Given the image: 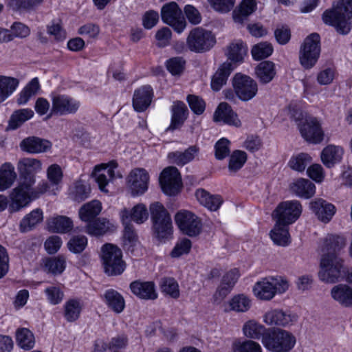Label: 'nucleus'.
Segmentation results:
<instances>
[{"label": "nucleus", "instance_id": "1", "mask_svg": "<svg viewBox=\"0 0 352 352\" xmlns=\"http://www.w3.org/2000/svg\"><path fill=\"white\" fill-rule=\"evenodd\" d=\"M35 183V177H27L21 182H18L17 186L10 194V209L12 212L19 211L27 206L32 200L47 192L52 186L50 182L43 181L34 188Z\"/></svg>", "mask_w": 352, "mask_h": 352}, {"label": "nucleus", "instance_id": "2", "mask_svg": "<svg viewBox=\"0 0 352 352\" xmlns=\"http://www.w3.org/2000/svg\"><path fill=\"white\" fill-rule=\"evenodd\" d=\"M352 0H339L331 10H326L322 15L324 23L333 26L342 34H347L351 28Z\"/></svg>", "mask_w": 352, "mask_h": 352}, {"label": "nucleus", "instance_id": "3", "mask_svg": "<svg viewBox=\"0 0 352 352\" xmlns=\"http://www.w3.org/2000/svg\"><path fill=\"white\" fill-rule=\"evenodd\" d=\"M289 287V280L285 276H270L257 281L253 286L252 292L258 300L269 301L276 295L285 293Z\"/></svg>", "mask_w": 352, "mask_h": 352}, {"label": "nucleus", "instance_id": "4", "mask_svg": "<svg viewBox=\"0 0 352 352\" xmlns=\"http://www.w3.org/2000/svg\"><path fill=\"white\" fill-rule=\"evenodd\" d=\"M344 260L337 254H324L320 260L319 279L324 283L339 282L346 275Z\"/></svg>", "mask_w": 352, "mask_h": 352}, {"label": "nucleus", "instance_id": "5", "mask_svg": "<svg viewBox=\"0 0 352 352\" xmlns=\"http://www.w3.org/2000/svg\"><path fill=\"white\" fill-rule=\"evenodd\" d=\"M149 210L155 236L159 239L169 238L173 233V225L167 210L160 202L151 204Z\"/></svg>", "mask_w": 352, "mask_h": 352}, {"label": "nucleus", "instance_id": "6", "mask_svg": "<svg viewBox=\"0 0 352 352\" xmlns=\"http://www.w3.org/2000/svg\"><path fill=\"white\" fill-rule=\"evenodd\" d=\"M321 52L320 37L312 33L305 38L299 51V62L305 69H310L318 62Z\"/></svg>", "mask_w": 352, "mask_h": 352}, {"label": "nucleus", "instance_id": "7", "mask_svg": "<svg viewBox=\"0 0 352 352\" xmlns=\"http://www.w3.org/2000/svg\"><path fill=\"white\" fill-rule=\"evenodd\" d=\"M262 343L272 352H288L294 346L296 338L285 330L267 331L263 336Z\"/></svg>", "mask_w": 352, "mask_h": 352}, {"label": "nucleus", "instance_id": "8", "mask_svg": "<svg viewBox=\"0 0 352 352\" xmlns=\"http://www.w3.org/2000/svg\"><path fill=\"white\" fill-rule=\"evenodd\" d=\"M101 258L104 272L108 275H119L124 270L121 250L116 245L107 243L101 248Z\"/></svg>", "mask_w": 352, "mask_h": 352}, {"label": "nucleus", "instance_id": "9", "mask_svg": "<svg viewBox=\"0 0 352 352\" xmlns=\"http://www.w3.org/2000/svg\"><path fill=\"white\" fill-rule=\"evenodd\" d=\"M175 221L180 231L189 236H197L202 230L201 219L193 212L181 210L175 215Z\"/></svg>", "mask_w": 352, "mask_h": 352}, {"label": "nucleus", "instance_id": "10", "mask_svg": "<svg viewBox=\"0 0 352 352\" xmlns=\"http://www.w3.org/2000/svg\"><path fill=\"white\" fill-rule=\"evenodd\" d=\"M215 43V37L211 32L201 28H196L192 30L186 39L188 49L195 52H202L209 50Z\"/></svg>", "mask_w": 352, "mask_h": 352}, {"label": "nucleus", "instance_id": "11", "mask_svg": "<svg viewBox=\"0 0 352 352\" xmlns=\"http://www.w3.org/2000/svg\"><path fill=\"white\" fill-rule=\"evenodd\" d=\"M51 100L52 108L50 116L75 114L81 105L78 100L65 94H54Z\"/></svg>", "mask_w": 352, "mask_h": 352}, {"label": "nucleus", "instance_id": "12", "mask_svg": "<svg viewBox=\"0 0 352 352\" xmlns=\"http://www.w3.org/2000/svg\"><path fill=\"white\" fill-rule=\"evenodd\" d=\"M234 93L242 101H249L257 94V82L248 76L238 73L232 80Z\"/></svg>", "mask_w": 352, "mask_h": 352}, {"label": "nucleus", "instance_id": "13", "mask_svg": "<svg viewBox=\"0 0 352 352\" xmlns=\"http://www.w3.org/2000/svg\"><path fill=\"white\" fill-rule=\"evenodd\" d=\"M302 212V206L297 200L286 201L280 203L274 212L275 221L290 225L295 222Z\"/></svg>", "mask_w": 352, "mask_h": 352}, {"label": "nucleus", "instance_id": "14", "mask_svg": "<svg viewBox=\"0 0 352 352\" xmlns=\"http://www.w3.org/2000/svg\"><path fill=\"white\" fill-rule=\"evenodd\" d=\"M161 16L162 21L171 26L178 34L182 33L186 27V22L182 12L175 2H170L163 6Z\"/></svg>", "mask_w": 352, "mask_h": 352}, {"label": "nucleus", "instance_id": "15", "mask_svg": "<svg viewBox=\"0 0 352 352\" xmlns=\"http://www.w3.org/2000/svg\"><path fill=\"white\" fill-rule=\"evenodd\" d=\"M302 137L311 144H320L322 142L324 133L320 122L315 117H306L302 124H298Z\"/></svg>", "mask_w": 352, "mask_h": 352}, {"label": "nucleus", "instance_id": "16", "mask_svg": "<svg viewBox=\"0 0 352 352\" xmlns=\"http://www.w3.org/2000/svg\"><path fill=\"white\" fill-rule=\"evenodd\" d=\"M239 277V271L233 269L226 272L221 278V282L216 289L212 302L214 305H220L231 292Z\"/></svg>", "mask_w": 352, "mask_h": 352}, {"label": "nucleus", "instance_id": "17", "mask_svg": "<svg viewBox=\"0 0 352 352\" xmlns=\"http://www.w3.org/2000/svg\"><path fill=\"white\" fill-rule=\"evenodd\" d=\"M149 175L141 168L132 170L127 177V186L132 196L143 195L148 190Z\"/></svg>", "mask_w": 352, "mask_h": 352}, {"label": "nucleus", "instance_id": "18", "mask_svg": "<svg viewBox=\"0 0 352 352\" xmlns=\"http://www.w3.org/2000/svg\"><path fill=\"white\" fill-rule=\"evenodd\" d=\"M162 190L168 195H176L181 187V177L177 168L169 166L164 169L160 177Z\"/></svg>", "mask_w": 352, "mask_h": 352}, {"label": "nucleus", "instance_id": "19", "mask_svg": "<svg viewBox=\"0 0 352 352\" xmlns=\"http://www.w3.org/2000/svg\"><path fill=\"white\" fill-rule=\"evenodd\" d=\"M298 316L290 311L272 309L263 316V322L270 326L289 327L296 322Z\"/></svg>", "mask_w": 352, "mask_h": 352}, {"label": "nucleus", "instance_id": "20", "mask_svg": "<svg viewBox=\"0 0 352 352\" xmlns=\"http://www.w3.org/2000/svg\"><path fill=\"white\" fill-rule=\"evenodd\" d=\"M252 306V300L250 296L245 294H234L223 305L224 312L232 311L237 314L248 312Z\"/></svg>", "mask_w": 352, "mask_h": 352}, {"label": "nucleus", "instance_id": "21", "mask_svg": "<svg viewBox=\"0 0 352 352\" xmlns=\"http://www.w3.org/2000/svg\"><path fill=\"white\" fill-rule=\"evenodd\" d=\"M214 122H223L224 124L235 127L241 126V121L238 115L226 102H221L215 110L213 116Z\"/></svg>", "mask_w": 352, "mask_h": 352}, {"label": "nucleus", "instance_id": "22", "mask_svg": "<svg viewBox=\"0 0 352 352\" xmlns=\"http://www.w3.org/2000/svg\"><path fill=\"white\" fill-rule=\"evenodd\" d=\"M117 167L116 163L112 162L109 164H100L96 166L92 173V176L95 178L98 184L100 190L107 192L106 186L109 182L114 177V169Z\"/></svg>", "mask_w": 352, "mask_h": 352}, {"label": "nucleus", "instance_id": "23", "mask_svg": "<svg viewBox=\"0 0 352 352\" xmlns=\"http://www.w3.org/2000/svg\"><path fill=\"white\" fill-rule=\"evenodd\" d=\"M153 91L150 85H143L134 91L132 104L135 111L143 112L150 106Z\"/></svg>", "mask_w": 352, "mask_h": 352}, {"label": "nucleus", "instance_id": "24", "mask_svg": "<svg viewBox=\"0 0 352 352\" xmlns=\"http://www.w3.org/2000/svg\"><path fill=\"white\" fill-rule=\"evenodd\" d=\"M120 216L122 223H131L133 221L138 224H141L148 219V213L144 204H138L131 210L123 208L120 212Z\"/></svg>", "mask_w": 352, "mask_h": 352}, {"label": "nucleus", "instance_id": "25", "mask_svg": "<svg viewBox=\"0 0 352 352\" xmlns=\"http://www.w3.org/2000/svg\"><path fill=\"white\" fill-rule=\"evenodd\" d=\"M20 148L28 153H41L49 151L52 148V143L47 140L31 136L21 142Z\"/></svg>", "mask_w": 352, "mask_h": 352}, {"label": "nucleus", "instance_id": "26", "mask_svg": "<svg viewBox=\"0 0 352 352\" xmlns=\"http://www.w3.org/2000/svg\"><path fill=\"white\" fill-rule=\"evenodd\" d=\"M310 208L318 219L324 223L330 221L336 211L334 205L322 199H316L311 201Z\"/></svg>", "mask_w": 352, "mask_h": 352}, {"label": "nucleus", "instance_id": "27", "mask_svg": "<svg viewBox=\"0 0 352 352\" xmlns=\"http://www.w3.org/2000/svg\"><path fill=\"white\" fill-rule=\"evenodd\" d=\"M344 153L341 146L329 144L320 153L321 162L327 168H331L342 161Z\"/></svg>", "mask_w": 352, "mask_h": 352}, {"label": "nucleus", "instance_id": "28", "mask_svg": "<svg viewBox=\"0 0 352 352\" xmlns=\"http://www.w3.org/2000/svg\"><path fill=\"white\" fill-rule=\"evenodd\" d=\"M330 294L331 298L343 307L352 308V287L346 283L333 286Z\"/></svg>", "mask_w": 352, "mask_h": 352}, {"label": "nucleus", "instance_id": "29", "mask_svg": "<svg viewBox=\"0 0 352 352\" xmlns=\"http://www.w3.org/2000/svg\"><path fill=\"white\" fill-rule=\"evenodd\" d=\"M43 164L41 160L24 157L20 159L17 163V169L20 173L19 182H21L27 177H35V175L42 170Z\"/></svg>", "mask_w": 352, "mask_h": 352}, {"label": "nucleus", "instance_id": "30", "mask_svg": "<svg viewBox=\"0 0 352 352\" xmlns=\"http://www.w3.org/2000/svg\"><path fill=\"white\" fill-rule=\"evenodd\" d=\"M130 289L133 294L142 299L154 300L157 297L153 282L135 280L130 284Z\"/></svg>", "mask_w": 352, "mask_h": 352}, {"label": "nucleus", "instance_id": "31", "mask_svg": "<svg viewBox=\"0 0 352 352\" xmlns=\"http://www.w3.org/2000/svg\"><path fill=\"white\" fill-rule=\"evenodd\" d=\"M290 190L299 197L309 199L314 195L316 186L309 179L300 178L290 184Z\"/></svg>", "mask_w": 352, "mask_h": 352}, {"label": "nucleus", "instance_id": "32", "mask_svg": "<svg viewBox=\"0 0 352 352\" xmlns=\"http://www.w3.org/2000/svg\"><path fill=\"white\" fill-rule=\"evenodd\" d=\"M171 113V122L167 130L173 131L183 125L187 118L188 111L184 102L177 101L172 106Z\"/></svg>", "mask_w": 352, "mask_h": 352}, {"label": "nucleus", "instance_id": "33", "mask_svg": "<svg viewBox=\"0 0 352 352\" xmlns=\"http://www.w3.org/2000/svg\"><path fill=\"white\" fill-rule=\"evenodd\" d=\"M113 225L106 218H96L89 222L85 227V232L91 236H99L112 230Z\"/></svg>", "mask_w": 352, "mask_h": 352}, {"label": "nucleus", "instance_id": "34", "mask_svg": "<svg viewBox=\"0 0 352 352\" xmlns=\"http://www.w3.org/2000/svg\"><path fill=\"white\" fill-rule=\"evenodd\" d=\"M288 226L276 221L274 227L270 233V238L275 244L285 247L291 243Z\"/></svg>", "mask_w": 352, "mask_h": 352}, {"label": "nucleus", "instance_id": "35", "mask_svg": "<svg viewBox=\"0 0 352 352\" xmlns=\"http://www.w3.org/2000/svg\"><path fill=\"white\" fill-rule=\"evenodd\" d=\"M346 244V240L344 236L329 234L323 239L322 249L326 254H336Z\"/></svg>", "mask_w": 352, "mask_h": 352}, {"label": "nucleus", "instance_id": "36", "mask_svg": "<svg viewBox=\"0 0 352 352\" xmlns=\"http://www.w3.org/2000/svg\"><path fill=\"white\" fill-rule=\"evenodd\" d=\"M234 69V65L229 61L223 63L214 74L211 87L214 91H219L226 84L228 77Z\"/></svg>", "mask_w": 352, "mask_h": 352}, {"label": "nucleus", "instance_id": "37", "mask_svg": "<svg viewBox=\"0 0 352 352\" xmlns=\"http://www.w3.org/2000/svg\"><path fill=\"white\" fill-rule=\"evenodd\" d=\"M17 177L14 166L10 162H6L0 167V191L10 188Z\"/></svg>", "mask_w": 352, "mask_h": 352}, {"label": "nucleus", "instance_id": "38", "mask_svg": "<svg viewBox=\"0 0 352 352\" xmlns=\"http://www.w3.org/2000/svg\"><path fill=\"white\" fill-rule=\"evenodd\" d=\"M102 209L101 202L94 199L80 207L78 212L79 217L82 221L87 223L96 219V217L101 212Z\"/></svg>", "mask_w": 352, "mask_h": 352}, {"label": "nucleus", "instance_id": "39", "mask_svg": "<svg viewBox=\"0 0 352 352\" xmlns=\"http://www.w3.org/2000/svg\"><path fill=\"white\" fill-rule=\"evenodd\" d=\"M255 74L261 83H269L276 74L275 64L271 61L260 63L255 68Z\"/></svg>", "mask_w": 352, "mask_h": 352}, {"label": "nucleus", "instance_id": "40", "mask_svg": "<svg viewBox=\"0 0 352 352\" xmlns=\"http://www.w3.org/2000/svg\"><path fill=\"white\" fill-rule=\"evenodd\" d=\"M195 196L201 205L212 211L217 210L223 202L219 195H211L204 189L197 190Z\"/></svg>", "mask_w": 352, "mask_h": 352}, {"label": "nucleus", "instance_id": "41", "mask_svg": "<svg viewBox=\"0 0 352 352\" xmlns=\"http://www.w3.org/2000/svg\"><path fill=\"white\" fill-rule=\"evenodd\" d=\"M19 85V79L0 75V103L8 98L16 91Z\"/></svg>", "mask_w": 352, "mask_h": 352}, {"label": "nucleus", "instance_id": "42", "mask_svg": "<svg viewBox=\"0 0 352 352\" xmlns=\"http://www.w3.org/2000/svg\"><path fill=\"white\" fill-rule=\"evenodd\" d=\"M256 8V0H243L239 8L233 11L234 21L238 23H243L248 16L255 11Z\"/></svg>", "mask_w": 352, "mask_h": 352}, {"label": "nucleus", "instance_id": "43", "mask_svg": "<svg viewBox=\"0 0 352 352\" xmlns=\"http://www.w3.org/2000/svg\"><path fill=\"white\" fill-rule=\"evenodd\" d=\"M198 153V148L190 146L184 152L176 151L168 153L169 160L178 166H184L191 162Z\"/></svg>", "mask_w": 352, "mask_h": 352}, {"label": "nucleus", "instance_id": "44", "mask_svg": "<svg viewBox=\"0 0 352 352\" xmlns=\"http://www.w3.org/2000/svg\"><path fill=\"white\" fill-rule=\"evenodd\" d=\"M104 300L109 309L116 314L121 313L125 307L122 296L113 289L107 290L104 295Z\"/></svg>", "mask_w": 352, "mask_h": 352}, {"label": "nucleus", "instance_id": "45", "mask_svg": "<svg viewBox=\"0 0 352 352\" xmlns=\"http://www.w3.org/2000/svg\"><path fill=\"white\" fill-rule=\"evenodd\" d=\"M67 265L66 258L63 255H58L48 258L44 261V270L53 275H58L63 272Z\"/></svg>", "mask_w": 352, "mask_h": 352}, {"label": "nucleus", "instance_id": "46", "mask_svg": "<svg viewBox=\"0 0 352 352\" xmlns=\"http://www.w3.org/2000/svg\"><path fill=\"white\" fill-rule=\"evenodd\" d=\"M50 229L54 232L66 233L73 228V222L66 216H56L48 220Z\"/></svg>", "mask_w": 352, "mask_h": 352}, {"label": "nucleus", "instance_id": "47", "mask_svg": "<svg viewBox=\"0 0 352 352\" xmlns=\"http://www.w3.org/2000/svg\"><path fill=\"white\" fill-rule=\"evenodd\" d=\"M43 219V213L40 208H36L25 215L20 223L21 232H27L34 228Z\"/></svg>", "mask_w": 352, "mask_h": 352}, {"label": "nucleus", "instance_id": "48", "mask_svg": "<svg viewBox=\"0 0 352 352\" xmlns=\"http://www.w3.org/2000/svg\"><path fill=\"white\" fill-rule=\"evenodd\" d=\"M127 344V339L125 336H118L112 338L111 342L107 344L102 340H97L94 344L95 352H102L107 349L113 352L124 348Z\"/></svg>", "mask_w": 352, "mask_h": 352}, {"label": "nucleus", "instance_id": "49", "mask_svg": "<svg viewBox=\"0 0 352 352\" xmlns=\"http://www.w3.org/2000/svg\"><path fill=\"white\" fill-rule=\"evenodd\" d=\"M90 192V186L80 179L75 182L69 189V195L72 199L78 202L87 199Z\"/></svg>", "mask_w": 352, "mask_h": 352}, {"label": "nucleus", "instance_id": "50", "mask_svg": "<svg viewBox=\"0 0 352 352\" xmlns=\"http://www.w3.org/2000/svg\"><path fill=\"white\" fill-rule=\"evenodd\" d=\"M248 47L241 41L232 43L228 47L227 56L234 63H241L247 54Z\"/></svg>", "mask_w": 352, "mask_h": 352}, {"label": "nucleus", "instance_id": "51", "mask_svg": "<svg viewBox=\"0 0 352 352\" xmlns=\"http://www.w3.org/2000/svg\"><path fill=\"white\" fill-rule=\"evenodd\" d=\"M34 114V111L31 109H21L14 111L9 120V129H16L24 122L30 120Z\"/></svg>", "mask_w": 352, "mask_h": 352}, {"label": "nucleus", "instance_id": "52", "mask_svg": "<svg viewBox=\"0 0 352 352\" xmlns=\"http://www.w3.org/2000/svg\"><path fill=\"white\" fill-rule=\"evenodd\" d=\"M243 333L245 336L252 339H259L263 338L267 332L263 325L255 320H249L243 325Z\"/></svg>", "mask_w": 352, "mask_h": 352}, {"label": "nucleus", "instance_id": "53", "mask_svg": "<svg viewBox=\"0 0 352 352\" xmlns=\"http://www.w3.org/2000/svg\"><path fill=\"white\" fill-rule=\"evenodd\" d=\"M16 341L24 350H30L34 346L35 338L33 333L27 328H20L16 331Z\"/></svg>", "mask_w": 352, "mask_h": 352}, {"label": "nucleus", "instance_id": "54", "mask_svg": "<svg viewBox=\"0 0 352 352\" xmlns=\"http://www.w3.org/2000/svg\"><path fill=\"white\" fill-rule=\"evenodd\" d=\"M46 176L50 184L58 190L63 179V171L61 167L57 164H51L46 170Z\"/></svg>", "mask_w": 352, "mask_h": 352}, {"label": "nucleus", "instance_id": "55", "mask_svg": "<svg viewBox=\"0 0 352 352\" xmlns=\"http://www.w3.org/2000/svg\"><path fill=\"white\" fill-rule=\"evenodd\" d=\"M64 308V315L66 320L69 322H74L79 318L82 305L79 300L71 299L65 302Z\"/></svg>", "mask_w": 352, "mask_h": 352}, {"label": "nucleus", "instance_id": "56", "mask_svg": "<svg viewBox=\"0 0 352 352\" xmlns=\"http://www.w3.org/2000/svg\"><path fill=\"white\" fill-rule=\"evenodd\" d=\"M311 160L312 158L309 154L301 153L292 157L289 162V166L296 171L302 172L311 163Z\"/></svg>", "mask_w": 352, "mask_h": 352}, {"label": "nucleus", "instance_id": "57", "mask_svg": "<svg viewBox=\"0 0 352 352\" xmlns=\"http://www.w3.org/2000/svg\"><path fill=\"white\" fill-rule=\"evenodd\" d=\"M247 160L245 152L236 150L230 157L228 169L231 173H236L241 169Z\"/></svg>", "mask_w": 352, "mask_h": 352}, {"label": "nucleus", "instance_id": "58", "mask_svg": "<svg viewBox=\"0 0 352 352\" xmlns=\"http://www.w3.org/2000/svg\"><path fill=\"white\" fill-rule=\"evenodd\" d=\"M273 52V47L271 43L261 42L252 48L251 53L254 60H258L270 56Z\"/></svg>", "mask_w": 352, "mask_h": 352}, {"label": "nucleus", "instance_id": "59", "mask_svg": "<svg viewBox=\"0 0 352 352\" xmlns=\"http://www.w3.org/2000/svg\"><path fill=\"white\" fill-rule=\"evenodd\" d=\"M161 289L163 293L173 298L179 296V285L177 281L173 278H164L161 281Z\"/></svg>", "mask_w": 352, "mask_h": 352}, {"label": "nucleus", "instance_id": "60", "mask_svg": "<svg viewBox=\"0 0 352 352\" xmlns=\"http://www.w3.org/2000/svg\"><path fill=\"white\" fill-rule=\"evenodd\" d=\"M47 301L54 305L60 303L64 298L63 291L58 286L52 285L45 289Z\"/></svg>", "mask_w": 352, "mask_h": 352}, {"label": "nucleus", "instance_id": "61", "mask_svg": "<svg viewBox=\"0 0 352 352\" xmlns=\"http://www.w3.org/2000/svg\"><path fill=\"white\" fill-rule=\"evenodd\" d=\"M192 248V243L190 239H182L177 242L174 248L170 252V255L173 258H178L184 254L189 253Z\"/></svg>", "mask_w": 352, "mask_h": 352}, {"label": "nucleus", "instance_id": "62", "mask_svg": "<svg viewBox=\"0 0 352 352\" xmlns=\"http://www.w3.org/2000/svg\"><path fill=\"white\" fill-rule=\"evenodd\" d=\"M210 6L216 12L227 13L234 6L235 0H207Z\"/></svg>", "mask_w": 352, "mask_h": 352}, {"label": "nucleus", "instance_id": "63", "mask_svg": "<svg viewBox=\"0 0 352 352\" xmlns=\"http://www.w3.org/2000/svg\"><path fill=\"white\" fill-rule=\"evenodd\" d=\"M87 245V239L85 236H76L72 238L67 243L69 250L73 253L82 252Z\"/></svg>", "mask_w": 352, "mask_h": 352}, {"label": "nucleus", "instance_id": "64", "mask_svg": "<svg viewBox=\"0 0 352 352\" xmlns=\"http://www.w3.org/2000/svg\"><path fill=\"white\" fill-rule=\"evenodd\" d=\"M234 350L236 352H262L261 346L252 340L235 343Z\"/></svg>", "mask_w": 352, "mask_h": 352}]
</instances>
